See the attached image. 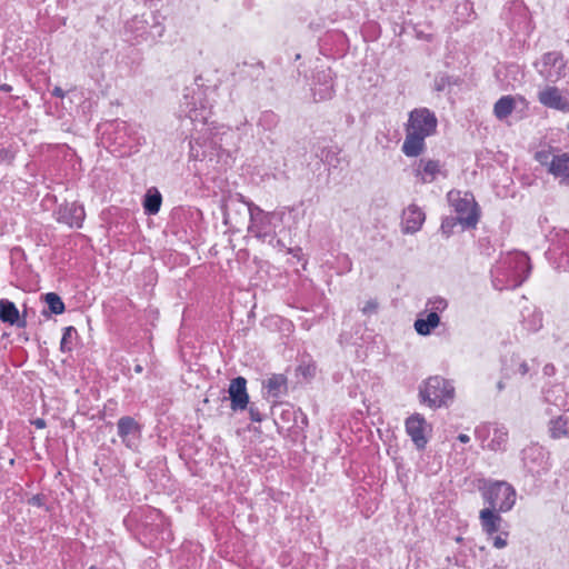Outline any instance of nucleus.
<instances>
[{"label":"nucleus","instance_id":"7","mask_svg":"<svg viewBox=\"0 0 569 569\" xmlns=\"http://www.w3.org/2000/svg\"><path fill=\"white\" fill-rule=\"evenodd\" d=\"M482 497L489 509L507 512L516 503V490L506 481H496L482 490Z\"/></svg>","mask_w":569,"mask_h":569},{"label":"nucleus","instance_id":"61","mask_svg":"<svg viewBox=\"0 0 569 569\" xmlns=\"http://www.w3.org/2000/svg\"><path fill=\"white\" fill-rule=\"evenodd\" d=\"M88 569H98L96 566H91Z\"/></svg>","mask_w":569,"mask_h":569},{"label":"nucleus","instance_id":"20","mask_svg":"<svg viewBox=\"0 0 569 569\" xmlns=\"http://www.w3.org/2000/svg\"><path fill=\"white\" fill-rule=\"evenodd\" d=\"M118 436L121 441L130 448L136 439L139 438L141 432L140 425L134 418L130 416H123L118 420L117 423Z\"/></svg>","mask_w":569,"mask_h":569},{"label":"nucleus","instance_id":"52","mask_svg":"<svg viewBox=\"0 0 569 569\" xmlns=\"http://www.w3.org/2000/svg\"><path fill=\"white\" fill-rule=\"evenodd\" d=\"M0 91H3V92H11L12 91V87L8 83H2L0 84Z\"/></svg>","mask_w":569,"mask_h":569},{"label":"nucleus","instance_id":"33","mask_svg":"<svg viewBox=\"0 0 569 569\" xmlns=\"http://www.w3.org/2000/svg\"><path fill=\"white\" fill-rule=\"evenodd\" d=\"M515 100L510 96L501 97L493 107V113L498 119H505L512 113Z\"/></svg>","mask_w":569,"mask_h":569},{"label":"nucleus","instance_id":"22","mask_svg":"<svg viewBox=\"0 0 569 569\" xmlns=\"http://www.w3.org/2000/svg\"><path fill=\"white\" fill-rule=\"evenodd\" d=\"M0 320L10 326L16 325L18 328H24L27 326L26 318H20L17 306L8 299L0 300Z\"/></svg>","mask_w":569,"mask_h":569},{"label":"nucleus","instance_id":"5","mask_svg":"<svg viewBox=\"0 0 569 569\" xmlns=\"http://www.w3.org/2000/svg\"><path fill=\"white\" fill-rule=\"evenodd\" d=\"M124 31L129 41L139 44L146 41H157L164 34L166 27L159 20L158 16H151V21H149V19L142 14L134 16L127 21Z\"/></svg>","mask_w":569,"mask_h":569},{"label":"nucleus","instance_id":"62","mask_svg":"<svg viewBox=\"0 0 569 569\" xmlns=\"http://www.w3.org/2000/svg\"><path fill=\"white\" fill-rule=\"evenodd\" d=\"M567 431H568L567 437H569V422H568V430Z\"/></svg>","mask_w":569,"mask_h":569},{"label":"nucleus","instance_id":"26","mask_svg":"<svg viewBox=\"0 0 569 569\" xmlns=\"http://www.w3.org/2000/svg\"><path fill=\"white\" fill-rule=\"evenodd\" d=\"M440 323L439 315L435 311H430L426 315V318L419 317L415 321V330L420 336H428L431 331L437 328Z\"/></svg>","mask_w":569,"mask_h":569},{"label":"nucleus","instance_id":"50","mask_svg":"<svg viewBox=\"0 0 569 569\" xmlns=\"http://www.w3.org/2000/svg\"><path fill=\"white\" fill-rule=\"evenodd\" d=\"M446 87V80L441 78L439 81L436 82V90L442 91Z\"/></svg>","mask_w":569,"mask_h":569},{"label":"nucleus","instance_id":"38","mask_svg":"<svg viewBox=\"0 0 569 569\" xmlns=\"http://www.w3.org/2000/svg\"><path fill=\"white\" fill-rule=\"evenodd\" d=\"M379 303L376 299H370L366 301L365 306L361 308V312L365 316L373 315L378 311Z\"/></svg>","mask_w":569,"mask_h":569},{"label":"nucleus","instance_id":"58","mask_svg":"<svg viewBox=\"0 0 569 569\" xmlns=\"http://www.w3.org/2000/svg\"><path fill=\"white\" fill-rule=\"evenodd\" d=\"M2 153H7V150L6 149H1L0 150V154L2 156Z\"/></svg>","mask_w":569,"mask_h":569},{"label":"nucleus","instance_id":"18","mask_svg":"<svg viewBox=\"0 0 569 569\" xmlns=\"http://www.w3.org/2000/svg\"><path fill=\"white\" fill-rule=\"evenodd\" d=\"M522 462L523 467L531 475H540L541 471L546 470L545 453L541 448L531 446L522 450Z\"/></svg>","mask_w":569,"mask_h":569},{"label":"nucleus","instance_id":"29","mask_svg":"<svg viewBox=\"0 0 569 569\" xmlns=\"http://www.w3.org/2000/svg\"><path fill=\"white\" fill-rule=\"evenodd\" d=\"M508 442V430L505 426L495 425L492 438L487 445L491 451H505Z\"/></svg>","mask_w":569,"mask_h":569},{"label":"nucleus","instance_id":"10","mask_svg":"<svg viewBox=\"0 0 569 569\" xmlns=\"http://www.w3.org/2000/svg\"><path fill=\"white\" fill-rule=\"evenodd\" d=\"M274 212L264 211L258 204H249L248 232L260 241H266L276 231Z\"/></svg>","mask_w":569,"mask_h":569},{"label":"nucleus","instance_id":"11","mask_svg":"<svg viewBox=\"0 0 569 569\" xmlns=\"http://www.w3.org/2000/svg\"><path fill=\"white\" fill-rule=\"evenodd\" d=\"M538 73L548 82L556 83L565 77L567 62L559 51H549L542 54L535 63Z\"/></svg>","mask_w":569,"mask_h":569},{"label":"nucleus","instance_id":"17","mask_svg":"<svg viewBox=\"0 0 569 569\" xmlns=\"http://www.w3.org/2000/svg\"><path fill=\"white\" fill-rule=\"evenodd\" d=\"M228 392L233 411L243 410L248 407L249 396L247 392V380L243 377L232 379Z\"/></svg>","mask_w":569,"mask_h":569},{"label":"nucleus","instance_id":"40","mask_svg":"<svg viewBox=\"0 0 569 569\" xmlns=\"http://www.w3.org/2000/svg\"><path fill=\"white\" fill-rule=\"evenodd\" d=\"M231 203H242L249 209V204H254L251 200L247 199L242 193L236 192L229 197Z\"/></svg>","mask_w":569,"mask_h":569},{"label":"nucleus","instance_id":"30","mask_svg":"<svg viewBox=\"0 0 569 569\" xmlns=\"http://www.w3.org/2000/svg\"><path fill=\"white\" fill-rule=\"evenodd\" d=\"M522 326L529 332H536L542 327V315L536 309L522 311Z\"/></svg>","mask_w":569,"mask_h":569},{"label":"nucleus","instance_id":"46","mask_svg":"<svg viewBox=\"0 0 569 569\" xmlns=\"http://www.w3.org/2000/svg\"><path fill=\"white\" fill-rule=\"evenodd\" d=\"M288 252L290 254H292L295 258H297L298 260L302 259V249L299 248V247H297V248H289Z\"/></svg>","mask_w":569,"mask_h":569},{"label":"nucleus","instance_id":"55","mask_svg":"<svg viewBox=\"0 0 569 569\" xmlns=\"http://www.w3.org/2000/svg\"><path fill=\"white\" fill-rule=\"evenodd\" d=\"M12 253H19V254H21V256H24V251H23V249H21L20 247H14V248L12 249Z\"/></svg>","mask_w":569,"mask_h":569},{"label":"nucleus","instance_id":"43","mask_svg":"<svg viewBox=\"0 0 569 569\" xmlns=\"http://www.w3.org/2000/svg\"><path fill=\"white\" fill-rule=\"evenodd\" d=\"M268 244H270L272 248H276V249H283L284 248V243L282 242V240L278 239L276 237V232L272 233V237H269L268 239H266V241Z\"/></svg>","mask_w":569,"mask_h":569},{"label":"nucleus","instance_id":"6","mask_svg":"<svg viewBox=\"0 0 569 569\" xmlns=\"http://www.w3.org/2000/svg\"><path fill=\"white\" fill-rule=\"evenodd\" d=\"M553 151L552 147L539 150L535 153V160L546 167L547 172L560 186L569 187V152L555 153Z\"/></svg>","mask_w":569,"mask_h":569},{"label":"nucleus","instance_id":"9","mask_svg":"<svg viewBox=\"0 0 569 569\" xmlns=\"http://www.w3.org/2000/svg\"><path fill=\"white\" fill-rule=\"evenodd\" d=\"M234 138V133L230 130L221 133H214L208 140L204 137H192L190 144V157L194 160H203L208 156V149H218L219 151L229 153V140Z\"/></svg>","mask_w":569,"mask_h":569},{"label":"nucleus","instance_id":"39","mask_svg":"<svg viewBox=\"0 0 569 569\" xmlns=\"http://www.w3.org/2000/svg\"><path fill=\"white\" fill-rule=\"evenodd\" d=\"M490 423H485L475 429V436L477 439L481 440L482 442L486 440V438L490 433Z\"/></svg>","mask_w":569,"mask_h":569},{"label":"nucleus","instance_id":"37","mask_svg":"<svg viewBox=\"0 0 569 569\" xmlns=\"http://www.w3.org/2000/svg\"><path fill=\"white\" fill-rule=\"evenodd\" d=\"M427 310L435 311L436 315H439L440 312L445 311L448 307V302L445 298L441 297H433L430 298L426 303Z\"/></svg>","mask_w":569,"mask_h":569},{"label":"nucleus","instance_id":"28","mask_svg":"<svg viewBox=\"0 0 569 569\" xmlns=\"http://www.w3.org/2000/svg\"><path fill=\"white\" fill-rule=\"evenodd\" d=\"M340 153L341 149L338 146H329L321 148L316 156L329 168H338L341 163Z\"/></svg>","mask_w":569,"mask_h":569},{"label":"nucleus","instance_id":"21","mask_svg":"<svg viewBox=\"0 0 569 569\" xmlns=\"http://www.w3.org/2000/svg\"><path fill=\"white\" fill-rule=\"evenodd\" d=\"M264 73V63L261 60L243 61L236 66L232 72L233 77L240 80H250L251 82L258 81Z\"/></svg>","mask_w":569,"mask_h":569},{"label":"nucleus","instance_id":"48","mask_svg":"<svg viewBox=\"0 0 569 569\" xmlns=\"http://www.w3.org/2000/svg\"><path fill=\"white\" fill-rule=\"evenodd\" d=\"M51 94L57 98H64L66 93L60 87H54L51 91Z\"/></svg>","mask_w":569,"mask_h":569},{"label":"nucleus","instance_id":"13","mask_svg":"<svg viewBox=\"0 0 569 569\" xmlns=\"http://www.w3.org/2000/svg\"><path fill=\"white\" fill-rule=\"evenodd\" d=\"M54 214L56 220L59 223H63L76 229H80L82 227L86 218L83 206L76 201L60 204Z\"/></svg>","mask_w":569,"mask_h":569},{"label":"nucleus","instance_id":"53","mask_svg":"<svg viewBox=\"0 0 569 569\" xmlns=\"http://www.w3.org/2000/svg\"><path fill=\"white\" fill-rule=\"evenodd\" d=\"M223 222L224 224H231V217L229 216V213L224 212L223 213Z\"/></svg>","mask_w":569,"mask_h":569},{"label":"nucleus","instance_id":"19","mask_svg":"<svg viewBox=\"0 0 569 569\" xmlns=\"http://www.w3.org/2000/svg\"><path fill=\"white\" fill-rule=\"evenodd\" d=\"M426 220V214L417 204L408 206L402 212V232L416 233Z\"/></svg>","mask_w":569,"mask_h":569},{"label":"nucleus","instance_id":"54","mask_svg":"<svg viewBox=\"0 0 569 569\" xmlns=\"http://www.w3.org/2000/svg\"><path fill=\"white\" fill-rule=\"evenodd\" d=\"M136 373H142L143 372V366L140 363H137L133 368Z\"/></svg>","mask_w":569,"mask_h":569},{"label":"nucleus","instance_id":"4","mask_svg":"<svg viewBox=\"0 0 569 569\" xmlns=\"http://www.w3.org/2000/svg\"><path fill=\"white\" fill-rule=\"evenodd\" d=\"M419 398L430 408L447 407L455 398V387L451 381L432 376L420 385Z\"/></svg>","mask_w":569,"mask_h":569},{"label":"nucleus","instance_id":"31","mask_svg":"<svg viewBox=\"0 0 569 569\" xmlns=\"http://www.w3.org/2000/svg\"><path fill=\"white\" fill-rule=\"evenodd\" d=\"M568 422V419L563 416L551 419L548 422V432L550 438L557 440L567 437Z\"/></svg>","mask_w":569,"mask_h":569},{"label":"nucleus","instance_id":"12","mask_svg":"<svg viewBox=\"0 0 569 569\" xmlns=\"http://www.w3.org/2000/svg\"><path fill=\"white\" fill-rule=\"evenodd\" d=\"M405 427L415 447L418 450L426 449L428 443L427 433L431 430V427L428 425L425 417L420 413H413L406 419Z\"/></svg>","mask_w":569,"mask_h":569},{"label":"nucleus","instance_id":"45","mask_svg":"<svg viewBox=\"0 0 569 569\" xmlns=\"http://www.w3.org/2000/svg\"><path fill=\"white\" fill-rule=\"evenodd\" d=\"M28 503L34 507H42L44 505V496L34 495L28 500Z\"/></svg>","mask_w":569,"mask_h":569},{"label":"nucleus","instance_id":"2","mask_svg":"<svg viewBox=\"0 0 569 569\" xmlns=\"http://www.w3.org/2000/svg\"><path fill=\"white\" fill-rule=\"evenodd\" d=\"M530 272V259L525 252H508L491 268V281L500 291L516 289L528 279Z\"/></svg>","mask_w":569,"mask_h":569},{"label":"nucleus","instance_id":"44","mask_svg":"<svg viewBox=\"0 0 569 569\" xmlns=\"http://www.w3.org/2000/svg\"><path fill=\"white\" fill-rule=\"evenodd\" d=\"M303 377H312L316 372V367L313 365L299 366L298 369Z\"/></svg>","mask_w":569,"mask_h":569},{"label":"nucleus","instance_id":"3","mask_svg":"<svg viewBox=\"0 0 569 569\" xmlns=\"http://www.w3.org/2000/svg\"><path fill=\"white\" fill-rule=\"evenodd\" d=\"M102 142L111 153L127 157L138 152L144 139L139 134L136 126L123 120H114L103 130Z\"/></svg>","mask_w":569,"mask_h":569},{"label":"nucleus","instance_id":"36","mask_svg":"<svg viewBox=\"0 0 569 569\" xmlns=\"http://www.w3.org/2000/svg\"><path fill=\"white\" fill-rule=\"evenodd\" d=\"M458 224H460V219L457 217H446L441 221L440 230L446 238H449Z\"/></svg>","mask_w":569,"mask_h":569},{"label":"nucleus","instance_id":"8","mask_svg":"<svg viewBox=\"0 0 569 569\" xmlns=\"http://www.w3.org/2000/svg\"><path fill=\"white\" fill-rule=\"evenodd\" d=\"M448 200L452 206L457 218L460 219L462 229H475L479 221L478 204L468 193L461 197L460 191L448 192Z\"/></svg>","mask_w":569,"mask_h":569},{"label":"nucleus","instance_id":"56","mask_svg":"<svg viewBox=\"0 0 569 569\" xmlns=\"http://www.w3.org/2000/svg\"><path fill=\"white\" fill-rule=\"evenodd\" d=\"M189 118L191 119V121H196L197 120V111L193 110L189 113Z\"/></svg>","mask_w":569,"mask_h":569},{"label":"nucleus","instance_id":"59","mask_svg":"<svg viewBox=\"0 0 569 569\" xmlns=\"http://www.w3.org/2000/svg\"><path fill=\"white\" fill-rule=\"evenodd\" d=\"M519 8L522 10V11H526V8L522 7L521 4L519 6Z\"/></svg>","mask_w":569,"mask_h":569},{"label":"nucleus","instance_id":"47","mask_svg":"<svg viewBox=\"0 0 569 569\" xmlns=\"http://www.w3.org/2000/svg\"><path fill=\"white\" fill-rule=\"evenodd\" d=\"M518 372L521 375V376H526L528 372H529V366L526 361H522L520 365H519V368H518Z\"/></svg>","mask_w":569,"mask_h":569},{"label":"nucleus","instance_id":"24","mask_svg":"<svg viewBox=\"0 0 569 569\" xmlns=\"http://www.w3.org/2000/svg\"><path fill=\"white\" fill-rule=\"evenodd\" d=\"M313 98L316 101L329 100L332 98L333 82L329 73L322 72L321 76H318V83L312 88Z\"/></svg>","mask_w":569,"mask_h":569},{"label":"nucleus","instance_id":"23","mask_svg":"<svg viewBox=\"0 0 569 569\" xmlns=\"http://www.w3.org/2000/svg\"><path fill=\"white\" fill-rule=\"evenodd\" d=\"M499 513L500 511H496L489 508H485L480 511L479 519L481 528L490 537L498 532L500 529L502 518Z\"/></svg>","mask_w":569,"mask_h":569},{"label":"nucleus","instance_id":"16","mask_svg":"<svg viewBox=\"0 0 569 569\" xmlns=\"http://www.w3.org/2000/svg\"><path fill=\"white\" fill-rule=\"evenodd\" d=\"M442 172V164L439 160L421 158L413 166V176L420 183L433 182Z\"/></svg>","mask_w":569,"mask_h":569},{"label":"nucleus","instance_id":"49","mask_svg":"<svg viewBox=\"0 0 569 569\" xmlns=\"http://www.w3.org/2000/svg\"><path fill=\"white\" fill-rule=\"evenodd\" d=\"M32 425L38 428V429H42L46 427V421L44 419H41V418H38L36 420L32 421Z\"/></svg>","mask_w":569,"mask_h":569},{"label":"nucleus","instance_id":"35","mask_svg":"<svg viewBox=\"0 0 569 569\" xmlns=\"http://www.w3.org/2000/svg\"><path fill=\"white\" fill-rule=\"evenodd\" d=\"M278 123L279 117L271 110H266L261 112L258 120V127L262 128L266 131L273 130L278 126Z\"/></svg>","mask_w":569,"mask_h":569},{"label":"nucleus","instance_id":"34","mask_svg":"<svg viewBox=\"0 0 569 569\" xmlns=\"http://www.w3.org/2000/svg\"><path fill=\"white\" fill-rule=\"evenodd\" d=\"M78 339V331L74 327L69 326L63 329L62 338L60 341V350L62 352H71L74 347V341Z\"/></svg>","mask_w":569,"mask_h":569},{"label":"nucleus","instance_id":"14","mask_svg":"<svg viewBox=\"0 0 569 569\" xmlns=\"http://www.w3.org/2000/svg\"><path fill=\"white\" fill-rule=\"evenodd\" d=\"M538 101L546 108L569 113V92H562L556 86H547L538 92Z\"/></svg>","mask_w":569,"mask_h":569},{"label":"nucleus","instance_id":"57","mask_svg":"<svg viewBox=\"0 0 569 569\" xmlns=\"http://www.w3.org/2000/svg\"><path fill=\"white\" fill-rule=\"evenodd\" d=\"M497 388H498L499 391H501L505 388L503 382L499 381L498 385H497Z\"/></svg>","mask_w":569,"mask_h":569},{"label":"nucleus","instance_id":"15","mask_svg":"<svg viewBox=\"0 0 569 569\" xmlns=\"http://www.w3.org/2000/svg\"><path fill=\"white\" fill-rule=\"evenodd\" d=\"M547 253L555 259L558 270L569 271V231L557 233V240L548 249Z\"/></svg>","mask_w":569,"mask_h":569},{"label":"nucleus","instance_id":"41","mask_svg":"<svg viewBox=\"0 0 569 569\" xmlns=\"http://www.w3.org/2000/svg\"><path fill=\"white\" fill-rule=\"evenodd\" d=\"M248 410H249L250 419L252 421L261 422L263 420V415L260 412L259 408L254 403H251L249 406Z\"/></svg>","mask_w":569,"mask_h":569},{"label":"nucleus","instance_id":"25","mask_svg":"<svg viewBox=\"0 0 569 569\" xmlns=\"http://www.w3.org/2000/svg\"><path fill=\"white\" fill-rule=\"evenodd\" d=\"M263 389L267 390L269 397L280 398L287 392V377L281 373H274L263 381Z\"/></svg>","mask_w":569,"mask_h":569},{"label":"nucleus","instance_id":"51","mask_svg":"<svg viewBox=\"0 0 569 569\" xmlns=\"http://www.w3.org/2000/svg\"><path fill=\"white\" fill-rule=\"evenodd\" d=\"M457 439L462 443H467L470 441V437L466 433L458 435Z\"/></svg>","mask_w":569,"mask_h":569},{"label":"nucleus","instance_id":"27","mask_svg":"<svg viewBox=\"0 0 569 569\" xmlns=\"http://www.w3.org/2000/svg\"><path fill=\"white\" fill-rule=\"evenodd\" d=\"M162 203V196L157 188H150L147 190L143 198V210L148 216H154L160 211Z\"/></svg>","mask_w":569,"mask_h":569},{"label":"nucleus","instance_id":"1","mask_svg":"<svg viewBox=\"0 0 569 569\" xmlns=\"http://www.w3.org/2000/svg\"><path fill=\"white\" fill-rule=\"evenodd\" d=\"M438 119L428 108H416L409 112L405 123V141L401 151L406 157L417 158L426 149V139L437 132Z\"/></svg>","mask_w":569,"mask_h":569},{"label":"nucleus","instance_id":"42","mask_svg":"<svg viewBox=\"0 0 569 569\" xmlns=\"http://www.w3.org/2000/svg\"><path fill=\"white\" fill-rule=\"evenodd\" d=\"M507 537L508 532H503L501 535L495 536L492 540V545L497 549H502L507 546Z\"/></svg>","mask_w":569,"mask_h":569},{"label":"nucleus","instance_id":"32","mask_svg":"<svg viewBox=\"0 0 569 569\" xmlns=\"http://www.w3.org/2000/svg\"><path fill=\"white\" fill-rule=\"evenodd\" d=\"M43 300L48 306L49 311H43V316L48 317L49 315H61L64 312V302L61 297L56 292H48L43 296Z\"/></svg>","mask_w":569,"mask_h":569},{"label":"nucleus","instance_id":"60","mask_svg":"<svg viewBox=\"0 0 569 569\" xmlns=\"http://www.w3.org/2000/svg\"><path fill=\"white\" fill-rule=\"evenodd\" d=\"M199 80H201V77L196 78V83H198Z\"/></svg>","mask_w":569,"mask_h":569}]
</instances>
